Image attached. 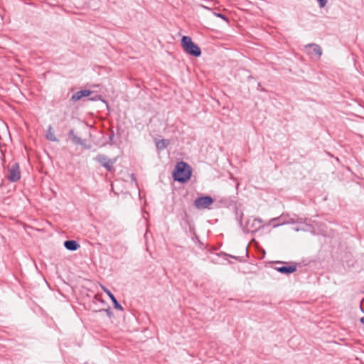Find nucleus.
<instances>
[{
    "label": "nucleus",
    "instance_id": "nucleus-9",
    "mask_svg": "<svg viewBox=\"0 0 364 364\" xmlns=\"http://www.w3.org/2000/svg\"><path fill=\"white\" fill-rule=\"evenodd\" d=\"M91 94H92V91H90L89 90H82L75 92L71 97V100L76 102V101L80 100V99H82L84 97L90 96Z\"/></svg>",
    "mask_w": 364,
    "mask_h": 364
},
{
    "label": "nucleus",
    "instance_id": "nucleus-7",
    "mask_svg": "<svg viewBox=\"0 0 364 364\" xmlns=\"http://www.w3.org/2000/svg\"><path fill=\"white\" fill-rule=\"evenodd\" d=\"M95 160L98 161L107 171H111L113 170V165L114 161H112L107 156L104 154H99L96 156Z\"/></svg>",
    "mask_w": 364,
    "mask_h": 364
},
{
    "label": "nucleus",
    "instance_id": "nucleus-16",
    "mask_svg": "<svg viewBox=\"0 0 364 364\" xmlns=\"http://www.w3.org/2000/svg\"><path fill=\"white\" fill-rule=\"evenodd\" d=\"M279 220V218H273L270 220L269 222V224L273 226V227H277L280 225H282V223H277V221Z\"/></svg>",
    "mask_w": 364,
    "mask_h": 364
},
{
    "label": "nucleus",
    "instance_id": "nucleus-22",
    "mask_svg": "<svg viewBox=\"0 0 364 364\" xmlns=\"http://www.w3.org/2000/svg\"><path fill=\"white\" fill-rule=\"evenodd\" d=\"M91 100L94 101V100H96L95 98H90Z\"/></svg>",
    "mask_w": 364,
    "mask_h": 364
},
{
    "label": "nucleus",
    "instance_id": "nucleus-8",
    "mask_svg": "<svg viewBox=\"0 0 364 364\" xmlns=\"http://www.w3.org/2000/svg\"><path fill=\"white\" fill-rule=\"evenodd\" d=\"M305 50L306 53L311 57L316 55L317 58H319L322 55L321 48L318 45L315 43H311L306 46Z\"/></svg>",
    "mask_w": 364,
    "mask_h": 364
},
{
    "label": "nucleus",
    "instance_id": "nucleus-5",
    "mask_svg": "<svg viewBox=\"0 0 364 364\" xmlns=\"http://www.w3.org/2000/svg\"><path fill=\"white\" fill-rule=\"evenodd\" d=\"M8 171L7 179L10 182L14 183L20 180L21 172L18 163H14L11 165H9Z\"/></svg>",
    "mask_w": 364,
    "mask_h": 364
},
{
    "label": "nucleus",
    "instance_id": "nucleus-21",
    "mask_svg": "<svg viewBox=\"0 0 364 364\" xmlns=\"http://www.w3.org/2000/svg\"><path fill=\"white\" fill-rule=\"evenodd\" d=\"M300 227L299 226V222L297 221V228L296 230L299 231L300 230Z\"/></svg>",
    "mask_w": 364,
    "mask_h": 364
},
{
    "label": "nucleus",
    "instance_id": "nucleus-19",
    "mask_svg": "<svg viewBox=\"0 0 364 364\" xmlns=\"http://www.w3.org/2000/svg\"><path fill=\"white\" fill-rule=\"evenodd\" d=\"M113 138H114V134H112V135L109 136V141H112L113 140Z\"/></svg>",
    "mask_w": 364,
    "mask_h": 364
},
{
    "label": "nucleus",
    "instance_id": "nucleus-3",
    "mask_svg": "<svg viewBox=\"0 0 364 364\" xmlns=\"http://www.w3.org/2000/svg\"><path fill=\"white\" fill-rule=\"evenodd\" d=\"M181 43L186 53L196 58L200 56L201 50L200 47L193 43L191 37L183 36L181 38Z\"/></svg>",
    "mask_w": 364,
    "mask_h": 364
},
{
    "label": "nucleus",
    "instance_id": "nucleus-10",
    "mask_svg": "<svg viewBox=\"0 0 364 364\" xmlns=\"http://www.w3.org/2000/svg\"><path fill=\"white\" fill-rule=\"evenodd\" d=\"M102 289H103L104 291L107 294V296L111 299V301L113 304L114 308L117 310H119V311H123V307L118 302V301L117 300V299L115 298L114 294L109 289H106L105 287H103Z\"/></svg>",
    "mask_w": 364,
    "mask_h": 364
},
{
    "label": "nucleus",
    "instance_id": "nucleus-18",
    "mask_svg": "<svg viewBox=\"0 0 364 364\" xmlns=\"http://www.w3.org/2000/svg\"><path fill=\"white\" fill-rule=\"evenodd\" d=\"M105 311L109 317H111L112 316V312L111 311V309L109 307L107 309H101L100 311Z\"/></svg>",
    "mask_w": 364,
    "mask_h": 364
},
{
    "label": "nucleus",
    "instance_id": "nucleus-12",
    "mask_svg": "<svg viewBox=\"0 0 364 364\" xmlns=\"http://www.w3.org/2000/svg\"><path fill=\"white\" fill-rule=\"evenodd\" d=\"M68 136L72 141L75 144L83 145V140L81 138L78 137L75 134L73 129H70Z\"/></svg>",
    "mask_w": 364,
    "mask_h": 364
},
{
    "label": "nucleus",
    "instance_id": "nucleus-13",
    "mask_svg": "<svg viewBox=\"0 0 364 364\" xmlns=\"http://www.w3.org/2000/svg\"><path fill=\"white\" fill-rule=\"evenodd\" d=\"M46 139L50 141H54V142L58 141V139L55 136L51 125H50L48 128V130L46 132Z\"/></svg>",
    "mask_w": 364,
    "mask_h": 364
},
{
    "label": "nucleus",
    "instance_id": "nucleus-11",
    "mask_svg": "<svg viewBox=\"0 0 364 364\" xmlns=\"http://www.w3.org/2000/svg\"><path fill=\"white\" fill-rule=\"evenodd\" d=\"M64 247L69 251H76L80 246L76 240H68L64 242Z\"/></svg>",
    "mask_w": 364,
    "mask_h": 364
},
{
    "label": "nucleus",
    "instance_id": "nucleus-17",
    "mask_svg": "<svg viewBox=\"0 0 364 364\" xmlns=\"http://www.w3.org/2000/svg\"><path fill=\"white\" fill-rule=\"evenodd\" d=\"M320 8H323L327 4L328 0H316Z\"/></svg>",
    "mask_w": 364,
    "mask_h": 364
},
{
    "label": "nucleus",
    "instance_id": "nucleus-6",
    "mask_svg": "<svg viewBox=\"0 0 364 364\" xmlns=\"http://www.w3.org/2000/svg\"><path fill=\"white\" fill-rule=\"evenodd\" d=\"M277 264H282L280 267H275L274 269L284 274H290L296 272V264L287 265V262L277 261Z\"/></svg>",
    "mask_w": 364,
    "mask_h": 364
},
{
    "label": "nucleus",
    "instance_id": "nucleus-15",
    "mask_svg": "<svg viewBox=\"0 0 364 364\" xmlns=\"http://www.w3.org/2000/svg\"><path fill=\"white\" fill-rule=\"evenodd\" d=\"M213 14L214 16H215L218 18H220L221 19L224 20L225 21L229 22L228 17L227 16H225V14H223L222 13L215 12V11H213Z\"/></svg>",
    "mask_w": 364,
    "mask_h": 364
},
{
    "label": "nucleus",
    "instance_id": "nucleus-4",
    "mask_svg": "<svg viewBox=\"0 0 364 364\" xmlns=\"http://www.w3.org/2000/svg\"><path fill=\"white\" fill-rule=\"evenodd\" d=\"M213 198L210 196H203L196 198L193 202V205L198 210H204L209 208L213 203Z\"/></svg>",
    "mask_w": 364,
    "mask_h": 364
},
{
    "label": "nucleus",
    "instance_id": "nucleus-1",
    "mask_svg": "<svg viewBox=\"0 0 364 364\" xmlns=\"http://www.w3.org/2000/svg\"><path fill=\"white\" fill-rule=\"evenodd\" d=\"M235 220L237 221L244 233H254L263 227L262 225V220L259 218L253 219L247 218L244 224L242 220L243 212L237 208H235Z\"/></svg>",
    "mask_w": 364,
    "mask_h": 364
},
{
    "label": "nucleus",
    "instance_id": "nucleus-20",
    "mask_svg": "<svg viewBox=\"0 0 364 364\" xmlns=\"http://www.w3.org/2000/svg\"><path fill=\"white\" fill-rule=\"evenodd\" d=\"M360 322L364 324V316L360 319Z\"/></svg>",
    "mask_w": 364,
    "mask_h": 364
},
{
    "label": "nucleus",
    "instance_id": "nucleus-14",
    "mask_svg": "<svg viewBox=\"0 0 364 364\" xmlns=\"http://www.w3.org/2000/svg\"><path fill=\"white\" fill-rule=\"evenodd\" d=\"M168 144V140L167 139H161L156 143V146L159 150H163L167 147Z\"/></svg>",
    "mask_w": 364,
    "mask_h": 364
},
{
    "label": "nucleus",
    "instance_id": "nucleus-2",
    "mask_svg": "<svg viewBox=\"0 0 364 364\" xmlns=\"http://www.w3.org/2000/svg\"><path fill=\"white\" fill-rule=\"evenodd\" d=\"M192 174L191 166L184 161L177 163L173 173V180L180 183L188 181Z\"/></svg>",
    "mask_w": 364,
    "mask_h": 364
}]
</instances>
